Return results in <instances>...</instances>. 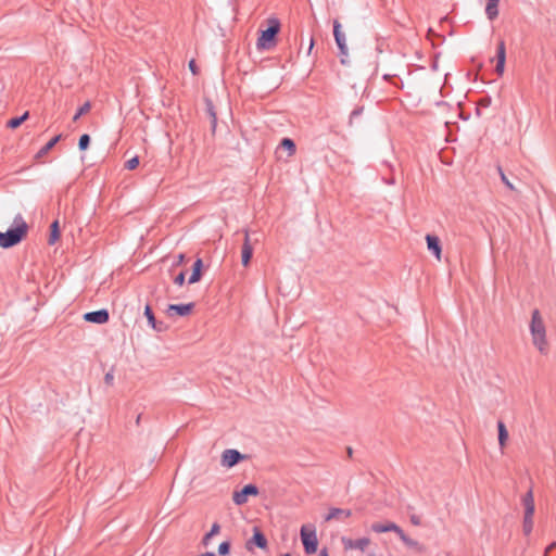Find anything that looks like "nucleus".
Returning <instances> with one entry per match:
<instances>
[{
    "mask_svg": "<svg viewBox=\"0 0 556 556\" xmlns=\"http://www.w3.org/2000/svg\"><path fill=\"white\" fill-rule=\"evenodd\" d=\"M84 319L94 324H105L109 320V313L106 309L89 312L84 315Z\"/></svg>",
    "mask_w": 556,
    "mask_h": 556,
    "instance_id": "ddd939ff",
    "label": "nucleus"
},
{
    "mask_svg": "<svg viewBox=\"0 0 556 556\" xmlns=\"http://www.w3.org/2000/svg\"><path fill=\"white\" fill-rule=\"evenodd\" d=\"M523 506H525V513H528L529 515H534V498L531 491H529L523 500Z\"/></svg>",
    "mask_w": 556,
    "mask_h": 556,
    "instance_id": "412c9836",
    "label": "nucleus"
},
{
    "mask_svg": "<svg viewBox=\"0 0 556 556\" xmlns=\"http://www.w3.org/2000/svg\"><path fill=\"white\" fill-rule=\"evenodd\" d=\"M211 116H212V119H213V121H212L213 128H215V126H216V115H215V113H214V112H212V111H211Z\"/></svg>",
    "mask_w": 556,
    "mask_h": 556,
    "instance_id": "58836bf2",
    "label": "nucleus"
},
{
    "mask_svg": "<svg viewBox=\"0 0 556 556\" xmlns=\"http://www.w3.org/2000/svg\"><path fill=\"white\" fill-rule=\"evenodd\" d=\"M319 556H329V555H328V553H327V551H326V549H323V551L320 552V555H319Z\"/></svg>",
    "mask_w": 556,
    "mask_h": 556,
    "instance_id": "ea45409f",
    "label": "nucleus"
},
{
    "mask_svg": "<svg viewBox=\"0 0 556 556\" xmlns=\"http://www.w3.org/2000/svg\"><path fill=\"white\" fill-rule=\"evenodd\" d=\"M267 28L262 29L256 42L258 50H270L276 46V36L280 30V23L277 18L267 20Z\"/></svg>",
    "mask_w": 556,
    "mask_h": 556,
    "instance_id": "f03ea898",
    "label": "nucleus"
},
{
    "mask_svg": "<svg viewBox=\"0 0 556 556\" xmlns=\"http://www.w3.org/2000/svg\"><path fill=\"white\" fill-rule=\"evenodd\" d=\"M280 144H281V148H283L288 152L289 156L294 155L296 149H295V144H294L293 140H291L289 138H285V139H282Z\"/></svg>",
    "mask_w": 556,
    "mask_h": 556,
    "instance_id": "b1692460",
    "label": "nucleus"
},
{
    "mask_svg": "<svg viewBox=\"0 0 556 556\" xmlns=\"http://www.w3.org/2000/svg\"><path fill=\"white\" fill-rule=\"evenodd\" d=\"M144 315H146V317H147V319H148L149 325H150V326H151V328H152V329H154L155 331H164V330H166V329H167V327H166L162 321L157 323V321L155 320L154 314H153V312H152V309H151L150 305H147V306L144 307Z\"/></svg>",
    "mask_w": 556,
    "mask_h": 556,
    "instance_id": "2eb2a0df",
    "label": "nucleus"
},
{
    "mask_svg": "<svg viewBox=\"0 0 556 556\" xmlns=\"http://www.w3.org/2000/svg\"><path fill=\"white\" fill-rule=\"evenodd\" d=\"M89 142H90V137L89 135L85 134L83 136H80L79 138V142H78V147L80 150H86L89 146Z\"/></svg>",
    "mask_w": 556,
    "mask_h": 556,
    "instance_id": "c756f323",
    "label": "nucleus"
},
{
    "mask_svg": "<svg viewBox=\"0 0 556 556\" xmlns=\"http://www.w3.org/2000/svg\"><path fill=\"white\" fill-rule=\"evenodd\" d=\"M91 109V104L90 102H86L84 103L79 110L77 111V113L74 115L73 117V121L76 122L81 115L84 114H87Z\"/></svg>",
    "mask_w": 556,
    "mask_h": 556,
    "instance_id": "cd10ccee",
    "label": "nucleus"
},
{
    "mask_svg": "<svg viewBox=\"0 0 556 556\" xmlns=\"http://www.w3.org/2000/svg\"><path fill=\"white\" fill-rule=\"evenodd\" d=\"M547 555H548V554H546V553L544 554V556H547Z\"/></svg>",
    "mask_w": 556,
    "mask_h": 556,
    "instance_id": "79ce46f5",
    "label": "nucleus"
},
{
    "mask_svg": "<svg viewBox=\"0 0 556 556\" xmlns=\"http://www.w3.org/2000/svg\"><path fill=\"white\" fill-rule=\"evenodd\" d=\"M253 255V247L250 241L249 232H244V240L241 251V263L244 267H248Z\"/></svg>",
    "mask_w": 556,
    "mask_h": 556,
    "instance_id": "9d476101",
    "label": "nucleus"
},
{
    "mask_svg": "<svg viewBox=\"0 0 556 556\" xmlns=\"http://www.w3.org/2000/svg\"><path fill=\"white\" fill-rule=\"evenodd\" d=\"M410 521H412V523H413V525H415V526H418V525L420 523L419 518H418V517H416V516H412V517H410Z\"/></svg>",
    "mask_w": 556,
    "mask_h": 556,
    "instance_id": "c9c22d12",
    "label": "nucleus"
},
{
    "mask_svg": "<svg viewBox=\"0 0 556 556\" xmlns=\"http://www.w3.org/2000/svg\"><path fill=\"white\" fill-rule=\"evenodd\" d=\"M371 530L377 532V533H384V532H389V531H392V532H395L399 538L401 539V541L408 547L410 548H415V549H418L419 548V544L417 541L408 538L404 532L403 530L394 522H391V521H388V522H384V523H379V522H376V523H372L371 525Z\"/></svg>",
    "mask_w": 556,
    "mask_h": 556,
    "instance_id": "20e7f679",
    "label": "nucleus"
},
{
    "mask_svg": "<svg viewBox=\"0 0 556 556\" xmlns=\"http://www.w3.org/2000/svg\"><path fill=\"white\" fill-rule=\"evenodd\" d=\"M113 379H114V377H113V374H111V372H108V374L105 375V377H104V380H105V382H106L108 384H112Z\"/></svg>",
    "mask_w": 556,
    "mask_h": 556,
    "instance_id": "f704fd0d",
    "label": "nucleus"
},
{
    "mask_svg": "<svg viewBox=\"0 0 556 556\" xmlns=\"http://www.w3.org/2000/svg\"><path fill=\"white\" fill-rule=\"evenodd\" d=\"M257 547L265 549L267 547V540L258 528L253 529V536L251 539Z\"/></svg>",
    "mask_w": 556,
    "mask_h": 556,
    "instance_id": "a211bd4d",
    "label": "nucleus"
},
{
    "mask_svg": "<svg viewBox=\"0 0 556 556\" xmlns=\"http://www.w3.org/2000/svg\"><path fill=\"white\" fill-rule=\"evenodd\" d=\"M185 262V254H179L177 256V264H182Z\"/></svg>",
    "mask_w": 556,
    "mask_h": 556,
    "instance_id": "4c0bfd02",
    "label": "nucleus"
},
{
    "mask_svg": "<svg viewBox=\"0 0 556 556\" xmlns=\"http://www.w3.org/2000/svg\"><path fill=\"white\" fill-rule=\"evenodd\" d=\"M351 515L352 513L349 509L331 508L327 516L325 517V520L330 521L332 519L350 518Z\"/></svg>",
    "mask_w": 556,
    "mask_h": 556,
    "instance_id": "dca6fc26",
    "label": "nucleus"
},
{
    "mask_svg": "<svg viewBox=\"0 0 556 556\" xmlns=\"http://www.w3.org/2000/svg\"><path fill=\"white\" fill-rule=\"evenodd\" d=\"M301 540L307 554H314L317 551L318 540L316 530L313 526H302Z\"/></svg>",
    "mask_w": 556,
    "mask_h": 556,
    "instance_id": "39448f33",
    "label": "nucleus"
},
{
    "mask_svg": "<svg viewBox=\"0 0 556 556\" xmlns=\"http://www.w3.org/2000/svg\"><path fill=\"white\" fill-rule=\"evenodd\" d=\"M500 175H501L502 181L505 184V186L507 188H509L513 191L516 190L515 186L509 181V179L506 177V175L502 170L500 172Z\"/></svg>",
    "mask_w": 556,
    "mask_h": 556,
    "instance_id": "2f4dec72",
    "label": "nucleus"
},
{
    "mask_svg": "<svg viewBox=\"0 0 556 556\" xmlns=\"http://www.w3.org/2000/svg\"><path fill=\"white\" fill-rule=\"evenodd\" d=\"M61 139V135L55 136L52 138L37 154V157H41L45 154H47L54 146L55 143Z\"/></svg>",
    "mask_w": 556,
    "mask_h": 556,
    "instance_id": "5701e85b",
    "label": "nucleus"
},
{
    "mask_svg": "<svg viewBox=\"0 0 556 556\" xmlns=\"http://www.w3.org/2000/svg\"><path fill=\"white\" fill-rule=\"evenodd\" d=\"M26 232L27 225L20 217V220L16 222V227L14 229H10L7 232H0V247L7 249L17 244L22 241Z\"/></svg>",
    "mask_w": 556,
    "mask_h": 556,
    "instance_id": "7ed1b4c3",
    "label": "nucleus"
},
{
    "mask_svg": "<svg viewBox=\"0 0 556 556\" xmlns=\"http://www.w3.org/2000/svg\"><path fill=\"white\" fill-rule=\"evenodd\" d=\"M60 239V229H59V222L55 220L52 223L51 227H50V235H49V239H48V242L49 244H54L58 240Z\"/></svg>",
    "mask_w": 556,
    "mask_h": 556,
    "instance_id": "4be33fe9",
    "label": "nucleus"
},
{
    "mask_svg": "<svg viewBox=\"0 0 556 556\" xmlns=\"http://www.w3.org/2000/svg\"><path fill=\"white\" fill-rule=\"evenodd\" d=\"M138 165H139V157L134 156L132 159L128 160L125 163V168H127L128 170H134L138 167Z\"/></svg>",
    "mask_w": 556,
    "mask_h": 556,
    "instance_id": "c85d7f7f",
    "label": "nucleus"
},
{
    "mask_svg": "<svg viewBox=\"0 0 556 556\" xmlns=\"http://www.w3.org/2000/svg\"><path fill=\"white\" fill-rule=\"evenodd\" d=\"M341 542L343 544V547L345 551L350 549H358V551H366L367 547L370 545L371 541L369 538H361L357 540H352L350 538L343 536L341 539Z\"/></svg>",
    "mask_w": 556,
    "mask_h": 556,
    "instance_id": "6e6552de",
    "label": "nucleus"
},
{
    "mask_svg": "<svg viewBox=\"0 0 556 556\" xmlns=\"http://www.w3.org/2000/svg\"><path fill=\"white\" fill-rule=\"evenodd\" d=\"M174 282L177 286H182L185 282V273H180L179 275H177L176 278L174 279Z\"/></svg>",
    "mask_w": 556,
    "mask_h": 556,
    "instance_id": "473e14b6",
    "label": "nucleus"
},
{
    "mask_svg": "<svg viewBox=\"0 0 556 556\" xmlns=\"http://www.w3.org/2000/svg\"><path fill=\"white\" fill-rule=\"evenodd\" d=\"M243 458L244 456L237 450H225L222 454V465L224 467L230 468Z\"/></svg>",
    "mask_w": 556,
    "mask_h": 556,
    "instance_id": "1a4fd4ad",
    "label": "nucleus"
},
{
    "mask_svg": "<svg viewBox=\"0 0 556 556\" xmlns=\"http://www.w3.org/2000/svg\"><path fill=\"white\" fill-rule=\"evenodd\" d=\"M283 556H291L290 554H285Z\"/></svg>",
    "mask_w": 556,
    "mask_h": 556,
    "instance_id": "a19ab883",
    "label": "nucleus"
},
{
    "mask_svg": "<svg viewBox=\"0 0 556 556\" xmlns=\"http://www.w3.org/2000/svg\"><path fill=\"white\" fill-rule=\"evenodd\" d=\"M498 2L500 0H488L485 7V13L489 20H494L498 15Z\"/></svg>",
    "mask_w": 556,
    "mask_h": 556,
    "instance_id": "6ab92c4d",
    "label": "nucleus"
},
{
    "mask_svg": "<svg viewBox=\"0 0 556 556\" xmlns=\"http://www.w3.org/2000/svg\"><path fill=\"white\" fill-rule=\"evenodd\" d=\"M193 307H194L193 303L170 304L167 306L165 314L168 318H175L177 316H188L192 313Z\"/></svg>",
    "mask_w": 556,
    "mask_h": 556,
    "instance_id": "423d86ee",
    "label": "nucleus"
},
{
    "mask_svg": "<svg viewBox=\"0 0 556 556\" xmlns=\"http://www.w3.org/2000/svg\"><path fill=\"white\" fill-rule=\"evenodd\" d=\"M333 35H334V39L338 45V48L340 49L341 54L346 56L348 48H346V43H345V36L341 31V24L338 21H334V23H333Z\"/></svg>",
    "mask_w": 556,
    "mask_h": 556,
    "instance_id": "9b49d317",
    "label": "nucleus"
},
{
    "mask_svg": "<svg viewBox=\"0 0 556 556\" xmlns=\"http://www.w3.org/2000/svg\"><path fill=\"white\" fill-rule=\"evenodd\" d=\"M532 528H533V515H529L528 513H525L523 532L526 534H529L532 531Z\"/></svg>",
    "mask_w": 556,
    "mask_h": 556,
    "instance_id": "a878e982",
    "label": "nucleus"
},
{
    "mask_svg": "<svg viewBox=\"0 0 556 556\" xmlns=\"http://www.w3.org/2000/svg\"><path fill=\"white\" fill-rule=\"evenodd\" d=\"M554 548H556V542H553L546 547V554H548Z\"/></svg>",
    "mask_w": 556,
    "mask_h": 556,
    "instance_id": "e433bc0d",
    "label": "nucleus"
},
{
    "mask_svg": "<svg viewBox=\"0 0 556 556\" xmlns=\"http://www.w3.org/2000/svg\"><path fill=\"white\" fill-rule=\"evenodd\" d=\"M230 551V544L228 542H223L218 546V553L222 556L228 555Z\"/></svg>",
    "mask_w": 556,
    "mask_h": 556,
    "instance_id": "7c9ffc66",
    "label": "nucleus"
},
{
    "mask_svg": "<svg viewBox=\"0 0 556 556\" xmlns=\"http://www.w3.org/2000/svg\"><path fill=\"white\" fill-rule=\"evenodd\" d=\"M28 117V113H24L21 117L12 118L8 122V126L10 128H17L26 118Z\"/></svg>",
    "mask_w": 556,
    "mask_h": 556,
    "instance_id": "bb28decb",
    "label": "nucleus"
},
{
    "mask_svg": "<svg viewBox=\"0 0 556 556\" xmlns=\"http://www.w3.org/2000/svg\"><path fill=\"white\" fill-rule=\"evenodd\" d=\"M258 489L253 484H247L242 490L236 491L232 494V501L237 505H243L248 502V496H256Z\"/></svg>",
    "mask_w": 556,
    "mask_h": 556,
    "instance_id": "0eeeda50",
    "label": "nucleus"
},
{
    "mask_svg": "<svg viewBox=\"0 0 556 556\" xmlns=\"http://www.w3.org/2000/svg\"><path fill=\"white\" fill-rule=\"evenodd\" d=\"M529 328L533 346L541 355H547L549 352V343L545 323L539 309L532 311Z\"/></svg>",
    "mask_w": 556,
    "mask_h": 556,
    "instance_id": "f257e3e1",
    "label": "nucleus"
},
{
    "mask_svg": "<svg viewBox=\"0 0 556 556\" xmlns=\"http://www.w3.org/2000/svg\"><path fill=\"white\" fill-rule=\"evenodd\" d=\"M505 62H506V49L504 41H500L497 46V64H496V73L502 76L505 71Z\"/></svg>",
    "mask_w": 556,
    "mask_h": 556,
    "instance_id": "4468645a",
    "label": "nucleus"
},
{
    "mask_svg": "<svg viewBox=\"0 0 556 556\" xmlns=\"http://www.w3.org/2000/svg\"><path fill=\"white\" fill-rule=\"evenodd\" d=\"M202 268H203L202 260L198 258L193 264L192 274L189 278V283H195V282L200 281L201 277H202Z\"/></svg>",
    "mask_w": 556,
    "mask_h": 556,
    "instance_id": "f3484780",
    "label": "nucleus"
},
{
    "mask_svg": "<svg viewBox=\"0 0 556 556\" xmlns=\"http://www.w3.org/2000/svg\"><path fill=\"white\" fill-rule=\"evenodd\" d=\"M220 531V527L218 523H214L211 528V531L208 533H206L203 538V544L206 546L208 545L210 543V540L214 536V535H217Z\"/></svg>",
    "mask_w": 556,
    "mask_h": 556,
    "instance_id": "393cba45",
    "label": "nucleus"
},
{
    "mask_svg": "<svg viewBox=\"0 0 556 556\" xmlns=\"http://www.w3.org/2000/svg\"><path fill=\"white\" fill-rule=\"evenodd\" d=\"M497 429H498V444L502 448H504L506 446V443L508 440V431L506 429V426L502 421H498Z\"/></svg>",
    "mask_w": 556,
    "mask_h": 556,
    "instance_id": "aec40b11",
    "label": "nucleus"
},
{
    "mask_svg": "<svg viewBox=\"0 0 556 556\" xmlns=\"http://www.w3.org/2000/svg\"><path fill=\"white\" fill-rule=\"evenodd\" d=\"M189 68H190V71H191V73H192L193 75H198L199 70H198V67H197V65H195V61H194V60H191V61L189 62Z\"/></svg>",
    "mask_w": 556,
    "mask_h": 556,
    "instance_id": "72a5a7b5",
    "label": "nucleus"
},
{
    "mask_svg": "<svg viewBox=\"0 0 556 556\" xmlns=\"http://www.w3.org/2000/svg\"><path fill=\"white\" fill-rule=\"evenodd\" d=\"M426 241L428 250L431 251L435 258L440 262L442 260V248L440 239L437 236L427 235Z\"/></svg>",
    "mask_w": 556,
    "mask_h": 556,
    "instance_id": "f8f14e48",
    "label": "nucleus"
}]
</instances>
